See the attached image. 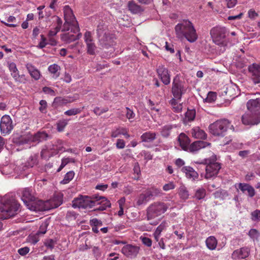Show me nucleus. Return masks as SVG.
Segmentation results:
<instances>
[{
    "label": "nucleus",
    "instance_id": "obj_1",
    "mask_svg": "<svg viewBox=\"0 0 260 260\" xmlns=\"http://www.w3.org/2000/svg\"><path fill=\"white\" fill-rule=\"evenodd\" d=\"M72 206L76 208L85 209L96 207L94 210L104 211L110 207V202L105 197L93 195L92 197L80 196L75 198L72 202Z\"/></svg>",
    "mask_w": 260,
    "mask_h": 260
},
{
    "label": "nucleus",
    "instance_id": "obj_2",
    "mask_svg": "<svg viewBox=\"0 0 260 260\" xmlns=\"http://www.w3.org/2000/svg\"><path fill=\"white\" fill-rule=\"evenodd\" d=\"M175 32L177 38L185 39L190 43L196 42L198 38L193 24L188 19H184L176 25Z\"/></svg>",
    "mask_w": 260,
    "mask_h": 260
},
{
    "label": "nucleus",
    "instance_id": "obj_3",
    "mask_svg": "<svg viewBox=\"0 0 260 260\" xmlns=\"http://www.w3.org/2000/svg\"><path fill=\"white\" fill-rule=\"evenodd\" d=\"M20 205L13 198L4 199L0 202V219H5L17 214ZM3 224L0 221V230Z\"/></svg>",
    "mask_w": 260,
    "mask_h": 260
},
{
    "label": "nucleus",
    "instance_id": "obj_4",
    "mask_svg": "<svg viewBox=\"0 0 260 260\" xmlns=\"http://www.w3.org/2000/svg\"><path fill=\"white\" fill-rule=\"evenodd\" d=\"M96 33L98 45L101 47L108 49L115 45V36L110 32L106 25L99 24Z\"/></svg>",
    "mask_w": 260,
    "mask_h": 260
},
{
    "label": "nucleus",
    "instance_id": "obj_5",
    "mask_svg": "<svg viewBox=\"0 0 260 260\" xmlns=\"http://www.w3.org/2000/svg\"><path fill=\"white\" fill-rule=\"evenodd\" d=\"M234 129V126L227 119L217 120L211 124L209 126L210 133L214 136L224 137L227 130Z\"/></svg>",
    "mask_w": 260,
    "mask_h": 260
},
{
    "label": "nucleus",
    "instance_id": "obj_6",
    "mask_svg": "<svg viewBox=\"0 0 260 260\" xmlns=\"http://www.w3.org/2000/svg\"><path fill=\"white\" fill-rule=\"evenodd\" d=\"M169 204L162 202H155L151 204L147 209V218L148 220L154 219L167 211Z\"/></svg>",
    "mask_w": 260,
    "mask_h": 260
},
{
    "label": "nucleus",
    "instance_id": "obj_7",
    "mask_svg": "<svg viewBox=\"0 0 260 260\" xmlns=\"http://www.w3.org/2000/svg\"><path fill=\"white\" fill-rule=\"evenodd\" d=\"M64 19L65 23L63 25L62 31H68L70 29L69 26H74V32H79L80 28L73 11L69 6L67 5L63 7Z\"/></svg>",
    "mask_w": 260,
    "mask_h": 260
},
{
    "label": "nucleus",
    "instance_id": "obj_8",
    "mask_svg": "<svg viewBox=\"0 0 260 260\" xmlns=\"http://www.w3.org/2000/svg\"><path fill=\"white\" fill-rule=\"evenodd\" d=\"M216 156L213 155L212 158L205 159L201 164L206 165V173L205 178L207 179H210L216 177L221 169V164L216 162Z\"/></svg>",
    "mask_w": 260,
    "mask_h": 260
},
{
    "label": "nucleus",
    "instance_id": "obj_9",
    "mask_svg": "<svg viewBox=\"0 0 260 260\" xmlns=\"http://www.w3.org/2000/svg\"><path fill=\"white\" fill-rule=\"evenodd\" d=\"M187 90L185 82L181 80L178 75H176L173 80L171 92L173 97L181 99L182 95Z\"/></svg>",
    "mask_w": 260,
    "mask_h": 260
},
{
    "label": "nucleus",
    "instance_id": "obj_10",
    "mask_svg": "<svg viewBox=\"0 0 260 260\" xmlns=\"http://www.w3.org/2000/svg\"><path fill=\"white\" fill-rule=\"evenodd\" d=\"M226 30L224 27L216 26L210 30V35L213 41L217 45H223L226 37Z\"/></svg>",
    "mask_w": 260,
    "mask_h": 260
},
{
    "label": "nucleus",
    "instance_id": "obj_11",
    "mask_svg": "<svg viewBox=\"0 0 260 260\" xmlns=\"http://www.w3.org/2000/svg\"><path fill=\"white\" fill-rule=\"evenodd\" d=\"M241 119L244 125H257L260 123V112L249 111L242 116Z\"/></svg>",
    "mask_w": 260,
    "mask_h": 260
},
{
    "label": "nucleus",
    "instance_id": "obj_12",
    "mask_svg": "<svg viewBox=\"0 0 260 260\" xmlns=\"http://www.w3.org/2000/svg\"><path fill=\"white\" fill-rule=\"evenodd\" d=\"M13 127L12 120L10 116L7 115L3 116L0 122V129L2 134L4 136L9 134Z\"/></svg>",
    "mask_w": 260,
    "mask_h": 260
},
{
    "label": "nucleus",
    "instance_id": "obj_13",
    "mask_svg": "<svg viewBox=\"0 0 260 260\" xmlns=\"http://www.w3.org/2000/svg\"><path fill=\"white\" fill-rule=\"evenodd\" d=\"M21 198L22 201L28 208L31 206V203L36 200L34 192L31 188L26 187L21 190Z\"/></svg>",
    "mask_w": 260,
    "mask_h": 260
},
{
    "label": "nucleus",
    "instance_id": "obj_14",
    "mask_svg": "<svg viewBox=\"0 0 260 260\" xmlns=\"http://www.w3.org/2000/svg\"><path fill=\"white\" fill-rule=\"evenodd\" d=\"M156 72L161 82L166 85L171 82V75L168 69L163 64H159L156 68Z\"/></svg>",
    "mask_w": 260,
    "mask_h": 260
},
{
    "label": "nucleus",
    "instance_id": "obj_15",
    "mask_svg": "<svg viewBox=\"0 0 260 260\" xmlns=\"http://www.w3.org/2000/svg\"><path fill=\"white\" fill-rule=\"evenodd\" d=\"M140 251V247L132 245L127 244L124 246L121 249V252L127 257L135 258Z\"/></svg>",
    "mask_w": 260,
    "mask_h": 260
},
{
    "label": "nucleus",
    "instance_id": "obj_16",
    "mask_svg": "<svg viewBox=\"0 0 260 260\" xmlns=\"http://www.w3.org/2000/svg\"><path fill=\"white\" fill-rule=\"evenodd\" d=\"M71 31L68 32H66L61 35V40L66 43H70L73 41L78 40L81 37V34L79 32L75 33L74 32V26H69Z\"/></svg>",
    "mask_w": 260,
    "mask_h": 260
},
{
    "label": "nucleus",
    "instance_id": "obj_17",
    "mask_svg": "<svg viewBox=\"0 0 260 260\" xmlns=\"http://www.w3.org/2000/svg\"><path fill=\"white\" fill-rule=\"evenodd\" d=\"M76 100V99L70 96H67L64 98L60 96L56 97L54 99L53 102L52 103V106L54 108L57 109L59 107H61L68 103H73Z\"/></svg>",
    "mask_w": 260,
    "mask_h": 260
},
{
    "label": "nucleus",
    "instance_id": "obj_18",
    "mask_svg": "<svg viewBox=\"0 0 260 260\" xmlns=\"http://www.w3.org/2000/svg\"><path fill=\"white\" fill-rule=\"evenodd\" d=\"M34 204L32 203L31 206L28 209L31 210H38V211H46L49 210L51 209L50 206H49L50 202L48 201L44 202L41 200L38 201V202H34Z\"/></svg>",
    "mask_w": 260,
    "mask_h": 260
},
{
    "label": "nucleus",
    "instance_id": "obj_19",
    "mask_svg": "<svg viewBox=\"0 0 260 260\" xmlns=\"http://www.w3.org/2000/svg\"><path fill=\"white\" fill-rule=\"evenodd\" d=\"M181 172L185 174V177L192 181L198 179L199 174L192 167L190 166H184L181 169Z\"/></svg>",
    "mask_w": 260,
    "mask_h": 260
},
{
    "label": "nucleus",
    "instance_id": "obj_20",
    "mask_svg": "<svg viewBox=\"0 0 260 260\" xmlns=\"http://www.w3.org/2000/svg\"><path fill=\"white\" fill-rule=\"evenodd\" d=\"M250 253L249 248L244 247L239 249L235 250L232 254V257L233 259H243L247 257Z\"/></svg>",
    "mask_w": 260,
    "mask_h": 260
},
{
    "label": "nucleus",
    "instance_id": "obj_21",
    "mask_svg": "<svg viewBox=\"0 0 260 260\" xmlns=\"http://www.w3.org/2000/svg\"><path fill=\"white\" fill-rule=\"evenodd\" d=\"M25 67L32 79L36 81L40 79L41 77V72L35 66L30 63H27L25 64Z\"/></svg>",
    "mask_w": 260,
    "mask_h": 260
},
{
    "label": "nucleus",
    "instance_id": "obj_22",
    "mask_svg": "<svg viewBox=\"0 0 260 260\" xmlns=\"http://www.w3.org/2000/svg\"><path fill=\"white\" fill-rule=\"evenodd\" d=\"M210 145L211 143L207 142L197 141L189 145V147L187 151L193 152Z\"/></svg>",
    "mask_w": 260,
    "mask_h": 260
},
{
    "label": "nucleus",
    "instance_id": "obj_23",
    "mask_svg": "<svg viewBox=\"0 0 260 260\" xmlns=\"http://www.w3.org/2000/svg\"><path fill=\"white\" fill-rule=\"evenodd\" d=\"M249 111L260 112V98L249 100L246 104Z\"/></svg>",
    "mask_w": 260,
    "mask_h": 260
},
{
    "label": "nucleus",
    "instance_id": "obj_24",
    "mask_svg": "<svg viewBox=\"0 0 260 260\" xmlns=\"http://www.w3.org/2000/svg\"><path fill=\"white\" fill-rule=\"evenodd\" d=\"M178 140L181 148L187 151L190 143L189 138L184 133H181L179 135Z\"/></svg>",
    "mask_w": 260,
    "mask_h": 260
},
{
    "label": "nucleus",
    "instance_id": "obj_25",
    "mask_svg": "<svg viewBox=\"0 0 260 260\" xmlns=\"http://www.w3.org/2000/svg\"><path fill=\"white\" fill-rule=\"evenodd\" d=\"M152 196L153 193L151 191H147L145 193L140 194L137 200V206H140L146 204Z\"/></svg>",
    "mask_w": 260,
    "mask_h": 260
},
{
    "label": "nucleus",
    "instance_id": "obj_26",
    "mask_svg": "<svg viewBox=\"0 0 260 260\" xmlns=\"http://www.w3.org/2000/svg\"><path fill=\"white\" fill-rule=\"evenodd\" d=\"M53 18L54 19V21L56 22V25L53 29L49 30L48 37H54L56 36L57 32L60 30L62 26V21L60 17L57 16H54Z\"/></svg>",
    "mask_w": 260,
    "mask_h": 260
},
{
    "label": "nucleus",
    "instance_id": "obj_27",
    "mask_svg": "<svg viewBox=\"0 0 260 260\" xmlns=\"http://www.w3.org/2000/svg\"><path fill=\"white\" fill-rule=\"evenodd\" d=\"M31 135L30 134H27L20 136L17 138H14L13 139V142L19 145H24L31 142Z\"/></svg>",
    "mask_w": 260,
    "mask_h": 260
},
{
    "label": "nucleus",
    "instance_id": "obj_28",
    "mask_svg": "<svg viewBox=\"0 0 260 260\" xmlns=\"http://www.w3.org/2000/svg\"><path fill=\"white\" fill-rule=\"evenodd\" d=\"M191 134L196 139H206L207 136L206 133L199 127H195L191 129Z\"/></svg>",
    "mask_w": 260,
    "mask_h": 260
},
{
    "label": "nucleus",
    "instance_id": "obj_29",
    "mask_svg": "<svg viewBox=\"0 0 260 260\" xmlns=\"http://www.w3.org/2000/svg\"><path fill=\"white\" fill-rule=\"evenodd\" d=\"M156 133L150 131L145 132L141 136L142 142L146 143L152 142L156 139Z\"/></svg>",
    "mask_w": 260,
    "mask_h": 260
},
{
    "label": "nucleus",
    "instance_id": "obj_30",
    "mask_svg": "<svg viewBox=\"0 0 260 260\" xmlns=\"http://www.w3.org/2000/svg\"><path fill=\"white\" fill-rule=\"evenodd\" d=\"M48 137V135L45 132H38L34 135H31V142H40L46 140Z\"/></svg>",
    "mask_w": 260,
    "mask_h": 260
},
{
    "label": "nucleus",
    "instance_id": "obj_31",
    "mask_svg": "<svg viewBox=\"0 0 260 260\" xmlns=\"http://www.w3.org/2000/svg\"><path fill=\"white\" fill-rule=\"evenodd\" d=\"M60 67L58 64L54 63L49 66L48 71L52 78L56 79L60 75Z\"/></svg>",
    "mask_w": 260,
    "mask_h": 260
},
{
    "label": "nucleus",
    "instance_id": "obj_32",
    "mask_svg": "<svg viewBox=\"0 0 260 260\" xmlns=\"http://www.w3.org/2000/svg\"><path fill=\"white\" fill-rule=\"evenodd\" d=\"M206 245L209 249L214 250L217 247V240L215 237L210 236L206 240Z\"/></svg>",
    "mask_w": 260,
    "mask_h": 260
},
{
    "label": "nucleus",
    "instance_id": "obj_33",
    "mask_svg": "<svg viewBox=\"0 0 260 260\" xmlns=\"http://www.w3.org/2000/svg\"><path fill=\"white\" fill-rule=\"evenodd\" d=\"M178 193L180 198L183 200L185 201L189 198L188 191L184 185H181L179 187Z\"/></svg>",
    "mask_w": 260,
    "mask_h": 260
},
{
    "label": "nucleus",
    "instance_id": "obj_34",
    "mask_svg": "<svg viewBox=\"0 0 260 260\" xmlns=\"http://www.w3.org/2000/svg\"><path fill=\"white\" fill-rule=\"evenodd\" d=\"M128 7L131 12L134 14H137L143 11V9L141 6L137 5L133 1H131L128 3Z\"/></svg>",
    "mask_w": 260,
    "mask_h": 260
},
{
    "label": "nucleus",
    "instance_id": "obj_35",
    "mask_svg": "<svg viewBox=\"0 0 260 260\" xmlns=\"http://www.w3.org/2000/svg\"><path fill=\"white\" fill-rule=\"evenodd\" d=\"M50 202L52 204L50 206L51 208H57L62 203V196L61 195H56Z\"/></svg>",
    "mask_w": 260,
    "mask_h": 260
},
{
    "label": "nucleus",
    "instance_id": "obj_36",
    "mask_svg": "<svg viewBox=\"0 0 260 260\" xmlns=\"http://www.w3.org/2000/svg\"><path fill=\"white\" fill-rule=\"evenodd\" d=\"M206 196V191L204 188H199L196 190L194 197L197 200L203 199Z\"/></svg>",
    "mask_w": 260,
    "mask_h": 260
},
{
    "label": "nucleus",
    "instance_id": "obj_37",
    "mask_svg": "<svg viewBox=\"0 0 260 260\" xmlns=\"http://www.w3.org/2000/svg\"><path fill=\"white\" fill-rule=\"evenodd\" d=\"M75 173L73 171L68 172L64 176L63 179L61 181V183L66 184L69 183L74 178Z\"/></svg>",
    "mask_w": 260,
    "mask_h": 260
},
{
    "label": "nucleus",
    "instance_id": "obj_38",
    "mask_svg": "<svg viewBox=\"0 0 260 260\" xmlns=\"http://www.w3.org/2000/svg\"><path fill=\"white\" fill-rule=\"evenodd\" d=\"M248 70L251 75H258L260 74V64L253 63L249 67Z\"/></svg>",
    "mask_w": 260,
    "mask_h": 260
},
{
    "label": "nucleus",
    "instance_id": "obj_39",
    "mask_svg": "<svg viewBox=\"0 0 260 260\" xmlns=\"http://www.w3.org/2000/svg\"><path fill=\"white\" fill-rule=\"evenodd\" d=\"M86 44L87 47V53L89 55H94L95 54V50L96 49V47L95 46L94 43L93 42Z\"/></svg>",
    "mask_w": 260,
    "mask_h": 260
},
{
    "label": "nucleus",
    "instance_id": "obj_40",
    "mask_svg": "<svg viewBox=\"0 0 260 260\" xmlns=\"http://www.w3.org/2000/svg\"><path fill=\"white\" fill-rule=\"evenodd\" d=\"M173 126L172 125H166L164 126L161 131V135L164 137H168L170 136Z\"/></svg>",
    "mask_w": 260,
    "mask_h": 260
},
{
    "label": "nucleus",
    "instance_id": "obj_41",
    "mask_svg": "<svg viewBox=\"0 0 260 260\" xmlns=\"http://www.w3.org/2000/svg\"><path fill=\"white\" fill-rule=\"evenodd\" d=\"M67 124L68 121L67 120L61 119L59 120L56 124L57 131L59 132H62Z\"/></svg>",
    "mask_w": 260,
    "mask_h": 260
},
{
    "label": "nucleus",
    "instance_id": "obj_42",
    "mask_svg": "<svg viewBox=\"0 0 260 260\" xmlns=\"http://www.w3.org/2000/svg\"><path fill=\"white\" fill-rule=\"evenodd\" d=\"M14 80L16 82L25 84L27 80L24 74L19 75V72L13 77Z\"/></svg>",
    "mask_w": 260,
    "mask_h": 260
},
{
    "label": "nucleus",
    "instance_id": "obj_43",
    "mask_svg": "<svg viewBox=\"0 0 260 260\" xmlns=\"http://www.w3.org/2000/svg\"><path fill=\"white\" fill-rule=\"evenodd\" d=\"M124 127H118L112 131L111 133V137L112 138H117L122 135L123 129Z\"/></svg>",
    "mask_w": 260,
    "mask_h": 260
},
{
    "label": "nucleus",
    "instance_id": "obj_44",
    "mask_svg": "<svg viewBox=\"0 0 260 260\" xmlns=\"http://www.w3.org/2000/svg\"><path fill=\"white\" fill-rule=\"evenodd\" d=\"M216 97L217 95L216 92L210 91L205 99V102L209 103H212L215 101Z\"/></svg>",
    "mask_w": 260,
    "mask_h": 260
},
{
    "label": "nucleus",
    "instance_id": "obj_45",
    "mask_svg": "<svg viewBox=\"0 0 260 260\" xmlns=\"http://www.w3.org/2000/svg\"><path fill=\"white\" fill-rule=\"evenodd\" d=\"M196 116V111L194 109L187 110L185 113V118L189 121H193Z\"/></svg>",
    "mask_w": 260,
    "mask_h": 260
},
{
    "label": "nucleus",
    "instance_id": "obj_46",
    "mask_svg": "<svg viewBox=\"0 0 260 260\" xmlns=\"http://www.w3.org/2000/svg\"><path fill=\"white\" fill-rule=\"evenodd\" d=\"M81 111H82L81 109H80L79 108H73V109H71L66 111V112H64V114L66 115L70 116L76 115L78 114H79L81 112Z\"/></svg>",
    "mask_w": 260,
    "mask_h": 260
},
{
    "label": "nucleus",
    "instance_id": "obj_47",
    "mask_svg": "<svg viewBox=\"0 0 260 260\" xmlns=\"http://www.w3.org/2000/svg\"><path fill=\"white\" fill-rule=\"evenodd\" d=\"M65 142L62 140H57L55 142V146H56V149L58 151V152L59 151H66L65 148L63 147V145ZM67 151H70L71 150H68Z\"/></svg>",
    "mask_w": 260,
    "mask_h": 260
},
{
    "label": "nucleus",
    "instance_id": "obj_48",
    "mask_svg": "<svg viewBox=\"0 0 260 260\" xmlns=\"http://www.w3.org/2000/svg\"><path fill=\"white\" fill-rule=\"evenodd\" d=\"M8 67L9 70L11 72V75L13 78L14 76H15L18 73L16 65L14 62H11L9 63Z\"/></svg>",
    "mask_w": 260,
    "mask_h": 260
},
{
    "label": "nucleus",
    "instance_id": "obj_49",
    "mask_svg": "<svg viewBox=\"0 0 260 260\" xmlns=\"http://www.w3.org/2000/svg\"><path fill=\"white\" fill-rule=\"evenodd\" d=\"M84 39L86 44L93 42L91 33L89 31H86L84 35Z\"/></svg>",
    "mask_w": 260,
    "mask_h": 260
},
{
    "label": "nucleus",
    "instance_id": "obj_50",
    "mask_svg": "<svg viewBox=\"0 0 260 260\" xmlns=\"http://www.w3.org/2000/svg\"><path fill=\"white\" fill-rule=\"evenodd\" d=\"M176 185L173 182H169L163 186L162 189L164 191H168L174 189Z\"/></svg>",
    "mask_w": 260,
    "mask_h": 260
},
{
    "label": "nucleus",
    "instance_id": "obj_51",
    "mask_svg": "<svg viewBox=\"0 0 260 260\" xmlns=\"http://www.w3.org/2000/svg\"><path fill=\"white\" fill-rule=\"evenodd\" d=\"M47 226H48V224L46 222L42 223L40 225L39 230L37 233V235H43L45 234L47 231Z\"/></svg>",
    "mask_w": 260,
    "mask_h": 260
},
{
    "label": "nucleus",
    "instance_id": "obj_52",
    "mask_svg": "<svg viewBox=\"0 0 260 260\" xmlns=\"http://www.w3.org/2000/svg\"><path fill=\"white\" fill-rule=\"evenodd\" d=\"M47 45H48L47 39L43 35H41V41L39 44V48L42 49L45 47Z\"/></svg>",
    "mask_w": 260,
    "mask_h": 260
},
{
    "label": "nucleus",
    "instance_id": "obj_53",
    "mask_svg": "<svg viewBox=\"0 0 260 260\" xmlns=\"http://www.w3.org/2000/svg\"><path fill=\"white\" fill-rule=\"evenodd\" d=\"M140 239L142 243L147 247H151L152 245V240L151 239L146 237H140Z\"/></svg>",
    "mask_w": 260,
    "mask_h": 260
},
{
    "label": "nucleus",
    "instance_id": "obj_54",
    "mask_svg": "<svg viewBox=\"0 0 260 260\" xmlns=\"http://www.w3.org/2000/svg\"><path fill=\"white\" fill-rule=\"evenodd\" d=\"M40 107L39 108V110L42 113H46L47 112V102L45 100H41L40 101Z\"/></svg>",
    "mask_w": 260,
    "mask_h": 260
},
{
    "label": "nucleus",
    "instance_id": "obj_55",
    "mask_svg": "<svg viewBox=\"0 0 260 260\" xmlns=\"http://www.w3.org/2000/svg\"><path fill=\"white\" fill-rule=\"evenodd\" d=\"M126 110L127 111L126 113V117L131 122H132V120H131V119H133L135 118V114L134 113L133 111L131 110L128 107L126 108Z\"/></svg>",
    "mask_w": 260,
    "mask_h": 260
},
{
    "label": "nucleus",
    "instance_id": "obj_56",
    "mask_svg": "<svg viewBox=\"0 0 260 260\" xmlns=\"http://www.w3.org/2000/svg\"><path fill=\"white\" fill-rule=\"evenodd\" d=\"M225 192L222 190H218L213 193V196L215 199H223Z\"/></svg>",
    "mask_w": 260,
    "mask_h": 260
},
{
    "label": "nucleus",
    "instance_id": "obj_57",
    "mask_svg": "<svg viewBox=\"0 0 260 260\" xmlns=\"http://www.w3.org/2000/svg\"><path fill=\"white\" fill-rule=\"evenodd\" d=\"M70 162V159L69 157H64L61 160V164L60 167L57 170V172H59L61 170L68 164Z\"/></svg>",
    "mask_w": 260,
    "mask_h": 260
},
{
    "label": "nucleus",
    "instance_id": "obj_58",
    "mask_svg": "<svg viewBox=\"0 0 260 260\" xmlns=\"http://www.w3.org/2000/svg\"><path fill=\"white\" fill-rule=\"evenodd\" d=\"M66 218L68 220H75L76 218V213L73 211H68L66 214Z\"/></svg>",
    "mask_w": 260,
    "mask_h": 260
},
{
    "label": "nucleus",
    "instance_id": "obj_59",
    "mask_svg": "<svg viewBox=\"0 0 260 260\" xmlns=\"http://www.w3.org/2000/svg\"><path fill=\"white\" fill-rule=\"evenodd\" d=\"M90 225L91 226H101L103 223L101 220H98L97 218H93L90 220Z\"/></svg>",
    "mask_w": 260,
    "mask_h": 260
},
{
    "label": "nucleus",
    "instance_id": "obj_60",
    "mask_svg": "<svg viewBox=\"0 0 260 260\" xmlns=\"http://www.w3.org/2000/svg\"><path fill=\"white\" fill-rule=\"evenodd\" d=\"M166 226L167 223L166 222H162L157 226L155 232H156L157 235H160L161 232L166 228Z\"/></svg>",
    "mask_w": 260,
    "mask_h": 260
},
{
    "label": "nucleus",
    "instance_id": "obj_61",
    "mask_svg": "<svg viewBox=\"0 0 260 260\" xmlns=\"http://www.w3.org/2000/svg\"><path fill=\"white\" fill-rule=\"evenodd\" d=\"M115 144L117 149H123L125 146L124 141L121 139H118Z\"/></svg>",
    "mask_w": 260,
    "mask_h": 260
},
{
    "label": "nucleus",
    "instance_id": "obj_62",
    "mask_svg": "<svg viewBox=\"0 0 260 260\" xmlns=\"http://www.w3.org/2000/svg\"><path fill=\"white\" fill-rule=\"evenodd\" d=\"M252 219L254 221L260 220V210H256L251 213Z\"/></svg>",
    "mask_w": 260,
    "mask_h": 260
},
{
    "label": "nucleus",
    "instance_id": "obj_63",
    "mask_svg": "<svg viewBox=\"0 0 260 260\" xmlns=\"http://www.w3.org/2000/svg\"><path fill=\"white\" fill-rule=\"evenodd\" d=\"M29 251V248L28 247H24L19 248L18 250V253L21 256H24L27 254Z\"/></svg>",
    "mask_w": 260,
    "mask_h": 260
},
{
    "label": "nucleus",
    "instance_id": "obj_64",
    "mask_svg": "<svg viewBox=\"0 0 260 260\" xmlns=\"http://www.w3.org/2000/svg\"><path fill=\"white\" fill-rule=\"evenodd\" d=\"M258 232L255 229H251L248 233L249 237L252 239L256 238L258 237Z\"/></svg>",
    "mask_w": 260,
    "mask_h": 260
}]
</instances>
